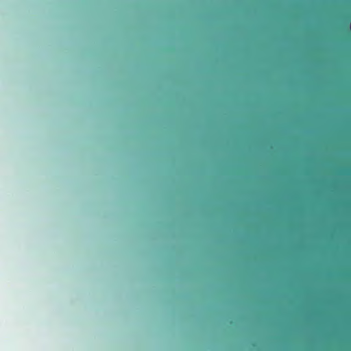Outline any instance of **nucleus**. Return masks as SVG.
<instances>
[{
	"label": "nucleus",
	"mask_w": 351,
	"mask_h": 351,
	"mask_svg": "<svg viewBox=\"0 0 351 351\" xmlns=\"http://www.w3.org/2000/svg\"><path fill=\"white\" fill-rule=\"evenodd\" d=\"M346 29L348 31V32L351 34V25H350V21L347 23L346 25Z\"/></svg>",
	"instance_id": "obj_1"
}]
</instances>
